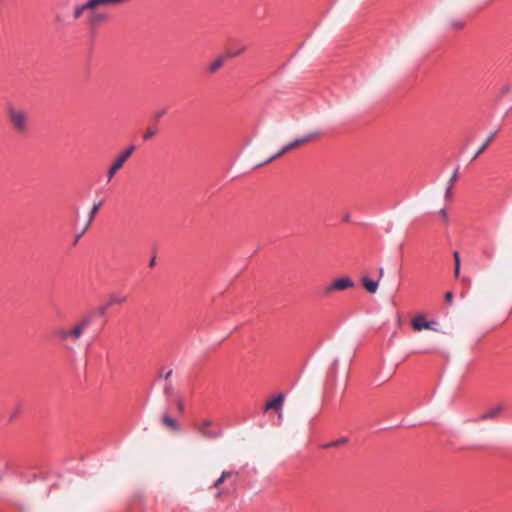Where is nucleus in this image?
<instances>
[{
	"label": "nucleus",
	"mask_w": 512,
	"mask_h": 512,
	"mask_svg": "<svg viewBox=\"0 0 512 512\" xmlns=\"http://www.w3.org/2000/svg\"><path fill=\"white\" fill-rule=\"evenodd\" d=\"M9 121L18 133H24L27 129L28 114L24 109L14 106L7 108Z\"/></svg>",
	"instance_id": "f257e3e1"
},
{
	"label": "nucleus",
	"mask_w": 512,
	"mask_h": 512,
	"mask_svg": "<svg viewBox=\"0 0 512 512\" xmlns=\"http://www.w3.org/2000/svg\"><path fill=\"white\" fill-rule=\"evenodd\" d=\"M320 136V133L319 132H312V133H309L301 138H298V139H295L294 141L288 143L287 145H285L279 152H277L275 155L271 156L267 162H270L274 159H277L279 157H281L282 155H284L285 153L303 145V144H306L316 138H318Z\"/></svg>",
	"instance_id": "f03ea898"
},
{
	"label": "nucleus",
	"mask_w": 512,
	"mask_h": 512,
	"mask_svg": "<svg viewBox=\"0 0 512 512\" xmlns=\"http://www.w3.org/2000/svg\"><path fill=\"white\" fill-rule=\"evenodd\" d=\"M134 149H135L134 146H130L129 148H127L126 150L121 152L119 154V156L114 160V162L112 163V165L110 166V168L107 172L108 181L112 180V178L115 176L117 171L122 168V166L124 165L126 160L133 153Z\"/></svg>",
	"instance_id": "7ed1b4c3"
},
{
	"label": "nucleus",
	"mask_w": 512,
	"mask_h": 512,
	"mask_svg": "<svg viewBox=\"0 0 512 512\" xmlns=\"http://www.w3.org/2000/svg\"><path fill=\"white\" fill-rule=\"evenodd\" d=\"M285 395L280 393L270 401H268L264 406V412H268L270 410H274L278 413L279 419H282V406L284 404Z\"/></svg>",
	"instance_id": "20e7f679"
},
{
	"label": "nucleus",
	"mask_w": 512,
	"mask_h": 512,
	"mask_svg": "<svg viewBox=\"0 0 512 512\" xmlns=\"http://www.w3.org/2000/svg\"><path fill=\"white\" fill-rule=\"evenodd\" d=\"M91 319L90 317H85L81 319L72 329L69 330L70 338L74 341H77L81 338L84 331L90 325Z\"/></svg>",
	"instance_id": "39448f33"
},
{
	"label": "nucleus",
	"mask_w": 512,
	"mask_h": 512,
	"mask_svg": "<svg viewBox=\"0 0 512 512\" xmlns=\"http://www.w3.org/2000/svg\"><path fill=\"white\" fill-rule=\"evenodd\" d=\"M211 425L212 421L210 419H204L196 424V429L202 437L207 439H215L218 437V434L209 430Z\"/></svg>",
	"instance_id": "423d86ee"
},
{
	"label": "nucleus",
	"mask_w": 512,
	"mask_h": 512,
	"mask_svg": "<svg viewBox=\"0 0 512 512\" xmlns=\"http://www.w3.org/2000/svg\"><path fill=\"white\" fill-rule=\"evenodd\" d=\"M434 324V322L427 321L426 317L422 314L415 316L411 321V326L415 331H421L423 329L434 330Z\"/></svg>",
	"instance_id": "0eeeda50"
},
{
	"label": "nucleus",
	"mask_w": 512,
	"mask_h": 512,
	"mask_svg": "<svg viewBox=\"0 0 512 512\" xmlns=\"http://www.w3.org/2000/svg\"><path fill=\"white\" fill-rule=\"evenodd\" d=\"M354 286V283L347 277H342L335 280L329 287L326 289V293H331L334 290L342 291Z\"/></svg>",
	"instance_id": "6e6552de"
},
{
	"label": "nucleus",
	"mask_w": 512,
	"mask_h": 512,
	"mask_svg": "<svg viewBox=\"0 0 512 512\" xmlns=\"http://www.w3.org/2000/svg\"><path fill=\"white\" fill-rule=\"evenodd\" d=\"M127 301V297L124 295L112 294L109 296L107 303L101 308V314H104L107 309L114 305H122Z\"/></svg>",
	"instance_id": "1a4fd4ad"
},
{
	"label": "nucleus",
	"mask_w": 512,
	"mask_h": 512,
	"mask_svg": "<svg viewBox=\"0 0 512 512\" xmlns=\"http://www.w3.org/2000/svg\"><path fill=\"white\" fill-rule=\"evenodd\" d=\"M502 410H503V407L500 405L492 407V408L488 409L487 411H485L484 413H482L481 415H479L477 421L484 422L487 420L495 419L500 415Z\"/></svg>",
	"instance_id": "9d476101"
},
{
	"label": "nucleus",
	"mask_w": 512,
	"mask_h": 512,
	"mask_svg": "<svg viewBox=\"0 0 512 512\" xmlns=\"http://www.w3.org/2000/svg\"><path fill=\"white\" fill-rule=\"evenodd\" d=\"M91 2L92 0H86L84 3L82 4H78L74 7L73 9V18L75 20H78L80 19L81 17L84 16L85 13L88 14L89 12V9L91 8Z\"/></svg>",
	"instance_id": "9b49d317"
},
{
	"label": "nucleus",
	"mask_w": 512,
	"mask_h": 512,
	"mask_svg": "<svg viewBox=\"0 0 512 512\" xmlns=\"http://www.w3.org/2000/svg\"><path fill=\"white\" fill-rule=\"evenodd\" d=\"M362 285L364 286V288L371 294H374L376 293L377 289H378V282L376 281H373L371 280L370 278L368 277H363L362 280Z\"/></svg>",
	"instance_id": "f8f14e48"
},
{
	"label": "nucleus",
	"mask_w": 512,
	"mask_h": 512,
	"mask_svg": "<svg viewBox=\"0 0 512 512\" xmlns=\"http://www.w3.org/2000/svg\"><path fill=\"white\" fill-rule=\"evenodd\" d=\"M162 423L172 431H179L180 429L176 420L169 415H164L162 417Z\"/></svg>",
	"instance_id": "ddd939ff"
},
{
	"label": "nucleus",
	"mask_w": 512,
	"mask_h": 512,
	"mask_svg": "<svg viewBox=\"0 0 512 512\" xmlns=\"http://www.w3.org/2000/svg\"><path fill=\"white\" fill-rule=\"evenodd\" d=\"M496 132L491 133L488 138L485 140L483 145L479 148V150L475 153L472 160H475L480 154H482L486 148L489 146V144L492 142L493 138L495 137Z\"/></svg>",
	"instance_id": "4468645a"
},
{
	"label": "nucleus",
	"mask_w": 512,
	"mask_h": 512,
	"mask_svg": "<svg viewBox=\"0 0 512 512\" xmlns=\"http://www.w3.org/2000/svg\"><path fill=\"white\" fill-rule=\"evenodd\" d=\"M101 205H102V202H99V203L93 205V207L90 211L89 219H88L87 225L85 227V230H87L88 227L90 226V224L93 222L94 217L98 213Z\"/></svg>",
	"instance_id": "2eb2a0df"
},
{
	"label": "nucleus",
	"mask_w": 512,
	"mask_h": 512,
	"mask_svg": "<svg viewBox=\"0 0 512 512\" xmlns=\"http://www.w3.org/2000/svg\"><path fill=\"white\" fill-rule=\"evenodd\" d=\"M231 474H232V473H231V472H229V471H223V472H222V474H221V476H220V477H219V478L214 482V484H213L210 488H216V489H217V488H219V487H220V485H222V484H223V482H224L228 477H230V476H231Z\"/></svg>",
	"instance_id": "dca6fc26"
},
{
	"label": "nucleus",
	"mask_w": 512,
	"mask_h": 512,
	"mask_svg": "<svg viewBox=\"0 0 512 512\" xmlns=\"http://www.w3.org/2000/svg\"><path fill=\"white\" fill-rule=\"evenodd\" d=\"M223 65V58L219 57L215 59L208 67V71L210 73H215L219 68H221Z\"/></svg>",
	"instance_id": "f3484780"
},
{
	"label": "nucleus",
	"mask_w": 512,
	"mask_h": 512,
	"mask_svg": "<svg viewBox=\"0 0 512 512\" xmlns=\"http://www.w3.org/2000/svg\"><path fill=\"white\" fill-rule=\"evenodd\" d=\"M55 335L61 340H67L70 338L69 330L67 329H58L55 331Z\"/></svg>",
	"instance_id": "a211bd4d"
},
{
	"label": "nucleus",
	"mask_w": 512,
	"mask_h": 512,
	"mask_svg": "<svg viewBox=\"0 0 512 512\" xmlns=\"http://www.w3.org/2000/svg\"><path fill=\"white\" fill-rule=\"evenodd\" d=\"M157 134V130L148 128L146 132L143 135L144 140H149L150 138L154 137Z\"/></svg>",
	"instance_id": "6ab92c4d"
},
{
	"label": "nucleus",
	"mask_w": 512,
	"mask_h": 512,
	"mask_svg": "<svg viewBox=\"0 0 512 512\" xmlns=\"http://www.w3.org/2000/svg\"><path fill=\"white\" fill-rule=\"evenodd\" d=\"M347 442V439L346 438H341V439H338L334 442H331L330 444H328L327 446L330 447V446H340V445H343Z\"/></svg>",
	"instance_id": "aec40b11"
},
{
	"label": "nucleus",
	"mask_w": 512,
	"mask_h": 512,
	"mask_svg": "<svg viewBox=\"0 0 512 512\" xmlns=\"http://www.w3.org/2000/svg\"><path fill=\"white\" fill-rule=\"evenodd\" d=\"M453 258H454L455 266H460V255H459L458 251H455L453 253Z\"/></svg>",
	"instance_id": "412c9836"
},
{
	"label": "nucleus",
	"mask_w": 512,
	"mask_h": 512,
	"mask_svg": "<svg viewBox=\"0 0 512 512\" xmlns=\"http://www.w3.org/2000/svg\"><path fill=\"white\" fill-rule=\"evenodd\" d=\"M457 178H458V170H456V171L453 173L452 177L450 178L449 186H452V185H453V183L457 180Z\"/></svg>",
	"instance_id": "4be33fe9"
},
{
	"label": "nucleus",
	"mask_w": 512,
	"mask_h": 512,
	"mask_svg": "<svg viewBox=\"0 0 512 512\" xmlns=\"http://www.w3.org/2000/svg\"><path fill=\"white\" fill-rule=\"evenodd\" d=\"M172 385L170 383L166 384L164 387V393L170 395L172 393Z\"/></svg>",
	"instance_id": "5701e85b"
},
{
	"label": "nucleus",
	"mask_w": 512,
	"mask_h": 512,
	"mask_svg": "<svg viewBox=\"0 0 512 512\" xmlns=\"http://www.w3.org/2000/svg\"><path fill=\"white\" fill-rule=\"evenodd\" d=\"M243 50H244V48H242L241 50H236V52H229V53H227V57H230V58L236 57V56H238V55H239V53H241Z\"/></svg>",
	"instance_id": "b1692460"
},
{
	"label": "nucleus",
	"mask_w": 512,
	"mask_h": 512,
	"mask_svg": "<svg viewBox=\"0 0 512 512\" xmlns=\"http://www.w3.org/2000/svg\"><path fill=\"white\" fill-rule=\"evenodd\" d=\"M173 371L172 369L168 370L167 372H161L160 377H164L165 379H168L172 375Z\"/></svg>",
	"instance_id": "393cba45"
},
{
	"label": "nucleus",
	"mask_w": 512,
	"mask_h": 512,
	"mask_svg": "<svg viewBox=\"0 0 512 512\" xmlns=\"http://www.w3.org/2000/svg\"><path fill=\"white\" fill-rule=\"evenodd\" d=\"M445 300H446L448 303H452V301H453V294H452V292H447V293L445 294Z\"/></svg>",
	"instance_id": "a878e982"
},
{
	"label": "nucleus",
	"mask_w": 512,
	"mask_h": 512,
	"mask_svg": "<svg viewBox=\"0 0 512 512\" xmlns=\"http://www.w3.org/2000/svg\"><path fill=\"white\" fill-rule=\"evenodd\" d=\"M440 215H441V217H442V219H443L444 221H446V222L448 221V214H447V212H446V210H445V209H441V210H440Z\"/></svg>",
	"instance_id": "bb28decb"
},
{
	"label": "nucleus",
	"mask_w": 512,
	"mask_h": 512,
	"mask_svg": "<svg viewBox=\"0 0 512 512\" xmlns=\"http://www.w3.org/2000/svg\"><path fill=\"white\" fill-rule=\"evenodd\" d=\"M452 186H448L447 189H446V193H445V196L446 198H451L452 197Z\"/></svg>",
	"instance_id": "cd10ccee"
},
{
	"label": "nucleus",
	"mask_w": 512,
	"mask_h": 512,
	"mask_svg": "<svg viewBox=\"0 0 512 512\" xmlns=\"http://www.w3.org/2000/svg\"><path fill=\"white\" fill-rule=\"evenodd\" d=\"M177 408H178V410H179V411H181V412L184 410V404H183V402H182L181 400H178V402H177Z\"/></svg>",
	"instance_id": "c85d7f7f"
},
{
	"label": "nucleus",
	"mask_w": 512,
	"mask_h": 512,
	"mask_svg": "<svg viewBox=\"0 0 512 512\" xmlns=\"http://www.w3.org/2000/svg\"><path fill=\"white\" fill-rule=\"evenodd\" d=\"M454 274H455L456 277L459 276V274H460V266H455Z\"/></svg>",
	"instance_id": "c756f323"
},
{
	"label": "nucleus",
	"mask_w": 512,
	"mask_h": 512,
	"mask_svg": "<svg viewBox=\"0 0 512 512\" xmlns=\"http://www.w3.org/2000/svg\"><path fill=\"white\" fill-rule=\"evenodd\" d=\"M384 275V269L383 268H380L379 269V278H382Z\"/></svg>",
	"instance_id": "7c9ffc66"
},
{
	"label": "nucleus",
	"mask_w": 512,
	"mask_h": 512,
	"mask_svg": "<svg viewBox=\"0 0 512 512\" xmlns=\"http://www.w3.org/2000/svg\"><path fill=\"white\" fill-rule=\"evenodd\" d=\"M222 496V491H218L216 494H215V498L218 499Z\"/></svg>",
	"instance_id": "2f4dec72"
},
{
	"label": "nucleus",
	"mask_w": 512,
	"mask_h": 512,
	"mask_svg": "<svg viewBox=\"0 0 512 512\" xmlns=\"http://www.w3.org/2000/svg\"><path fill=\"white\" fill-rule=\"evenodd\" d=\"M85 231H86V230L84 229V230H83V232H82L80 235H78V236H77V238H76V240H75V243H76L77 241H79V238H81V236L85 233Z\"/></svg>",
	"instance_id": "473e14b6"
},
{
	"label": "nucleus",
	"mask_w": 512,
	"mask_h": 512,
	"mask_svg": "<svg viewBox=\"0 0 512 512\" xmlns=\"http://www.w3.org/2000/svg\"><path fill=\"white\" fill-rule=\"evenodd\" d=\"M85 231H86V230L84 229V230H83V232H82L80 235H78V236H77V238H76V240H75V243H76L77 241H79V238H81V236L85 233Z\"/></svg>",
	"instance_id": "72a5a7b5"
},
{
	"label": "nucleus",
	"mask_w": 512,
	"mask_h": 512,
	"mask_svg": "<svg viewBox=\"0 0 512 512\" xmlns=\"http://www.w3.org/2000/svg\"><path fill=\"white\" fill-rule=\"evenodd\" d=\"M484 255H485L487 258H489V259H490V258H492V254H490V253H488V252H486V251L484 252Z\"/></svg>",
	"instance_id": "f704fd0d"
},
{
	"label": "nucleus",
	"mask_w": 512,
	"mask_h": 512,
	"mask_svg": "<svg viewBox=\"0 0 512 512\" xmlns=\"http://www.w3.org/2000/svg\"><path fill=\"white\" fill-rule=\"evenodd\" d=\"M155 264V259L153 258L151 261H150V266H153Z\"/></svg>",
	"instance_id": "c9c22d12"
},
{
	"label": "nucleus",
	"mask_w": 512,
	"mask_h": 512,
	"mask_svg": "<svg viewBox=\"0 0 512 512\" xmlns=\"http://www.w3.org/2000/svg\"><path fill=\"white\" fill-rule=\"evenodd\" d=\"M162 114H163V113H159V114L157 115V118H160V117L162 116Z\"/></svg>",
	"instance_id": "e433bc0d"
}]
</instances>
